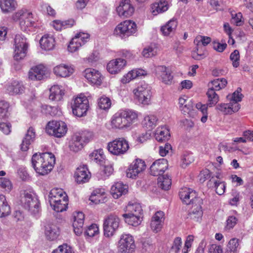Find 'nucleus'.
<instances>
[{
    "instance_id": "obj_64",
    "label": "nucleus",
    "mask_w": 253,
    "mask_h": 253,
    "mask_svg": "<svg viewBox=\"0 0 253 253\" xmlns=\"http://www.w3.org/2000/svg\"><path fill=\"white\" fill-rule=\"evenodd\" d=\"M238 218L235 215L229 216L226 220V225L225 228L227 229L233 228L237 223Z\"/></svg>"
},
{
    "instance_id": "obj_43",
    "label": "nucleus",
    "mask_w": 253,
    "mask_h": 253,
    "mask_svg": "<svg viewBox=\"0 0 253 253\" xmlns=\"http://www.w3.org/2000/svg\"><path fill=\"white\" fill-rule=\"evenodd\" d=\"M126 213H133V215H136L142 216L143 214V210L142 207L139 204H128L126 207Z\"/></svg>"
},
{
    "instance_id": "obj_44",
    "label": "nucleus",
    "mask_w": 253,
    "mask_h": 253,
    "mask_svg": "<svg viewBox=\"0 0 253 253\" xmlns=\"http://www.w3.org/2000/svg\"><path fill=\"white\" fill-rule=\"evenodd\" d=\"M208 97V104L209 107L215 105L219 101V96L212 88H209L206 93Z\"/></svg>"
},
{
    "instance_id": "obj_16",
    "label": "nucleus",
    "mask_w": 253,
    "mask_h": 253,
    "mask_svg": "<svg viewBox=\"0 0 253 253\" xmlns=\"http://www.w3.org/2000/svg\"><path fill=\"white\" fill-rule=\"evenodd\" d=\"M168 168V162L166 159L162 158L156 160L150 168V174L153 176H161Z\"/></svg>"
},
{
    "instance_id": "obj_40",
    "label": "nucleus",
    "mask_w": 253,
    "mask_h": 253,
    "mask_svg": "<svg viewBox=\"0 0 253 253\" xmlns=\"http://www.w3.org/2000/svg\"><path fill=\"white\" fill-rule=\"evenodd\" d=\"M122 216L126 223L133 226L139 225L142 218V216L133 215V213H125Z\"/></svg>"
},
{
    "instance_id": "obj_54",
    "label": "nucleus",
    "mask_w": 253,
    "mask_h": 253,
    "mask_svg": "<svg viewBox=\"0 0 253 253\" xmlns=\"http://www.w3.org/2000/svg\"><path fill=\"white\" fill-rule=\"evenodd\" d=\"M211 38L209 37L198 36L194 40V43L197 45V47H199L201 45L206 46L211 42Z\"/></svg>"
},
{
    "instance_id": "obj_20",
    "label": "nucleus",
    "mask_w": 253,
    "mask_h": 253,
    "mask_svg": "<svg viewBox=\"0 0 253 253\" xmlns=\"http://www.w3.org/2000/svg\"><path fill=\"white\" fill-rule=\"evenodd\" d=\"M47 73V68L43 65L40 64L30 69L28 73V77L31 80H41L44 78Z\"/></svg>"
},
{
    "instance_id": "obj_37",
    "label": "nucleus",
    "mask_w": 253,
    "mask_h": 253,
    "mask_svg": "<svg viewBox=\"0 0 253 253\" xmlns=\"http://www.w3.org/2000/svg\"><path fill=\"white\" fill-rule=\"evenodd\" d=\"M89 157L92 161L100 165H102L105 163V156L104 155L103 150L101 149L94 150L90 154Z\"/></svg>"
},
{
    "instance_id": "obj_53",
    "label": "nucleus",
    "mask_w": 253,
    "mask_h": 253,
    "mask_svg": "<svg viewBox=\"0 0 253 253\" xmlns=\"http://www.w3.org/2000/svg\"><path fill=\"white\" fill-rule=\"evenodd\" d=\"M239 248L238 240L236 238L231 239L228 245V253H237Z\"/></svg>"
},
{
    "instance_id": "obj_58",
    "label": "nucleus",
    "mask_w": 253,
    "mask_h": 253,
    "mask_svg": "<svg viewBox=\"0 0 253 253\" xmlns=\"http://www.w3.org/2000/svg\"><path fill=\"white\" fill-rule=\"evenodd\" d=\"M240 53L239 50L235 49L230 55V59L232 62V65L234 67L237 68L240 64Z\"/></svg>"
},
{
    "instance_id": "obj_51",
    "label": "nucleus",
    "mask_w": 253,
    "mask_h": 253,
    "mask_svg": "<svg viewBox=\"0 0 253 253\" xmlns=\"http://www.w3.org/2000/svg\"><path fill=\"white\" fill-rule=\"evenodd\" d=\"M68 204V197H65L63 200H61V202L56 203L54 205L51 206L52 207L53 210L56 212H62L66 211L67 209Z\"/></svg>"
},
{
    "instance_id": "obj_15",
    "label": "nucleus",
    "mask_w": 253,
    "mask_h": 253,
    "mask_svg": "<svg viewBox=\"0 0 253 253\" xmlns=\"http://www.w3.org/2000/svg\"><path fill=\"white\" fill-rule=\"evenodd\" d=\"M84 76L89 83L96 86L100 85L104 78L100 72L92 68L85 69Z\"/></svg>"
},
{
    "instance_id": "obj_39",
    "label": "nucleus",
    "mask_w": 253,
    "mask_h": 253,
    "mask_svg": "<svg viewBox=\"0 0 253 253\" xmlns=\"http://www.w3.org/2000/svg\"><path fill=\"white\" fill-rule=\"evenodd\" d=\"M45 234L48 240H54L57 239L59 235V230L55 225H48L45 227Z\"/></svg>"
},
{
    "instance_id": "obj_35",
    "label": "nucleus",
    "mask_w": 253,
    "mask_h": 253,
    "mask_svg": "<svg viewBox=\"0 0 253 253\" xmlns=\"http://www.w3.org/2000/svg\"><path fill=\"white\" fill-rule=\"evenodd\" d=\"M105 194V190L103 189H95L91 193L89 200L95 204L104 203Z\"/></svg>"
},
{
    "instance_id": "obj_24",
    "label": "nucleus",
    "mask_w": 253,
    "mask_h": 253,
    "mask_svg": "<svg viewBox=\"0 0 253 253\" xmlns=\"http://www.w3.org/2000/svg\"><path fill=\"white\" fill-rule=\"evenodd\" d=\"M84 219V215L82 212L78 211L74 213L73 227L75 233L78 236L83 233Z\"/></svg>"
},
{
    "instance_id": "obj_30",
    "label": "nucleus",
    "mask_w": 253,
    "mask_h": 253,
    "mask_svg": "<svg viewBox=\"0 0 253 253\" xmlns=\"http://www.w3.org/2000/svg\"><path fill=\"white\" fill-rule=\"evenodd\" d=\"M53 71L56 75L65 78L73 73L74 69L71 66L60 64L55 67Z\"/></svg>"
},
{
    "instance_id": "obj_12",
    "label": "nucleus",
    "mask_w": 253,
    "mask_h": 253,
    "mask_svg": "<svg viewBox=\"0 0 253 253\" xmlns=\"http://www.w3.org/2000/svg\"><path fill=\"white\" fill-rule=\"evenodd\" d=\"M89 35L87 33L80 32L77 34L72 38L68 46V51L71 52H74L87 42L89 39Z\"/></svg>"
},
{
    "instance_id": "obj_9",
    "label": "nucleus",
    "mask_w": 253,
    "mask_h": 253,
    "mask_svg": "<svg viewBox=\"0 0 253 253\" xmlns=\"http://www.w3.org/2000/svg\"><path fill=\"white\" fill-rule=\"evenodd\" d=\"M120 219L115 215H110L104 220V234L106 237L112 236L119 227Z\"/></svg>"
},
{
    "instance_id": "obj_48",
    "label": "nucleus",
    "mask_w": 253,
    "mask_h": 253,
    "mask_svg": "<svg viewBox=\"0 0 253 253\" xmlns=\"http://www.w3.org/2000/svg\"><path fill=\"white\" fill-rule=\"evenodd\" d=\"M124 22L127 37L135 33L137 30V26L135 22L131 20H126Z\"/></svg>"
},
{
    "instance_id": "obj_19",
    "label": "nucleus",
    "mask_w": 253,
    "mask_h": 253,
    "mask_svg": "<svg viewBox=\"0 0 253 253\" xmlns=\"http://www.w3.org/2000/svg\"><path fill=\"white\" fill-rule=\"evenodd\" d=\"M134 8L130 3V0H122L116 11L120 17H129L132 15Z\"/></svg>"
},
{
    "instance_id": "obj_18",
    "label": "nucleus",
    "mask_w": 253,
    "mask_h": 253,
    "mask_svg": "<svg viewBox=\"0 0 253 253\" xmlns=\"http://www.w3.org/2000/svg\"><path fill=\"white\" fill-rule=\"evenodd\" d=\"M179 196L183 203L186 205L194 204L195 203L196 199L200 198L197 197L194 190L187 187L181 188L179 191Z\"/></svg>"
},
{
    "instance_id": "obj_47",
    "label": "nucleus",
    "mask_w": 253,
    "mask_h": 253,
    "mask_svg": "<svg viewBox=\"0 0 253 253\" xmlns=\"http://www.w3.org/2000/svg\"><path fill=\"white\" fill-rule=\"evenodd\" d=\"M241 88L238 87L231 95L228 94L227 96V98L229 99L230 102H232L233 104H238L239 102L242 101L243 97V95L241 93Z\"/></svg>"
},
{
    "instance_id": "obj_32",
    "label": "nucleus",
    "mask_w": 253,
    "mask_h": 253,
    "mask_svg": "<svg viewBox=\"0 0 253 253\" xmlns=\"http://www.w3.org/2000/svg\"><path fill=\"white\" fill-rule=\"evenodd\" d=\"M169 130L166 126L158 127L155 131V137L159 142L166 141L170 138Z\"/></svg>"
},
{
    "instance_id": "obj_17",
    "label": "nucleus",
    "mask_w": 253,
    "mask_h": 253,
    "mask_svg": "<svg viewBox=\"0 0 253 253\" xmlns=\"http://www.w3.org/2000/svg\"><path fill=\"white\" fill-rule=\"evenodd\" d=\"M203 200L202 198H197L195 200V203L192 204V206L189 211L187 218H190L195 221H198L202 218L203 211L202 210V205Z\"/></svg>"
},
{
    "instance_id": "obj_52",
    "label": "nucleus",
    "mask_w": 253,
    "mask_h": 253,
    "mask_svg": "<svg viewBox=\"0 0 253 253\" xmlns=\"http://www.w3.org/2000/svg\"><path fill=\"white\" fill-rule=\"evenodd\" d=\"M98 105L100 109L108 110L111 107V101L109 98L103 96L98 99Z\"/></svg>"
},
{
    "instance_id": "obj_26",
    "label": "nucleus",
    "mask_w": 253,
    "mask_h": 253,
    "mask_svg": "<svg viewBox=\"0 0 253 253\" xmlns=\"http://www.w3.org/2000/svg\"><path fill=\"white\" fill-rule=\"evenodd\" d=\"M156 74L162 81L166 84H170L173 78L172 76L167 68L165 66H158L155 68Z\"/></svg>"
},
{
    "instance_id": "obj_1",
    "label": "nucleus",
    "mask_w": 253,
    "mask_h": 253,
    "mask_svg": "<svg viewBox=\"0 0 253 253\" xmlns=\"http://www.w3.org/2000/svg\"><path fill=\"white\" fill-rule=\"evenodd\" d=\"M31 161L35 171L39 175H45L53 169L55 158L51 153H36L33 155Z\"/></svg>"
},
{
    "instance_id": "obj_27",
    "label": "nucleus",
    "mask_w": 253,
    "mask_h": 253,
    "mask_svg": "<svg viewBox=\"0 0 253 253\" xmlns=\"http://www.w3.org/2000/svg\"><path fill=\"white\" fill-rule=\"evenodd\" d=\"M216 108L224 115H230L238 111L240 106L239 104H233L232 102L230 101L229 103L219 104Z\"/></svg>"
},
{
    "instance_id": "obj_5",
    "label": "nucleus",
    "mask_w": 253,
    "mask_h": 253,
    "mask_svg": "<svg viewBox=\"0 0 253 253\" xmlns=\"http://www.w3.org/2000/svg\"><path fill=\"white\" fill-rule=\"evenodd\" d=\"M89 107V101L87 97L82 94L75 98L72 105V112L74 115L82 117L86 115Z\"/></svg>"
},
{
    "instance_id": "obj_36",
    "label": "nucleus",
    "mask_w": 253,
    "mask_h": 253,
    "mask_svg": "<svg viewBox=\"0 0 253 253\" xmlns=\"http://www.w3.org/2000/svg\"><path fill=\"white\" fill-rule=\"evenodd\" d=\"M8 93L11 95L22 93L24 90V86L21 82L13 81L7 87Z\"/></svg>"
},
{
    "instance_id": "obj_63",
    "label": "nucleus",
    "mask_w": 253,
    "mask_h": 253,
    "mask_svg": "<svg viewBox=\"0 0 253 253\" xmlns=\"http://www.w3.org/2000/svg\"><path fill=\"white\" fill-rule=\"evenodd\" d=\"M10 207L7 202L0 206V217L6 216L10 214Z\"/></svg>"
},
{
    "instance_id": "obj_34",
    "label": "nucleus",
    "mask_w": 253,
    "mask_h": 253,
    "mask_svg": "<svg viewBox=\"0 0 253 253\" xmlns=\"http://www.w3.org/2000/svg\"><path fill=\"white\" fill-rule=\"evenodd\" d=\"M58 85H54L50 88L49 98L52 101H60L64 95V92Z\"/></svg>"
},
{
    "instance_id": "obj_3",
    "label": "nucleus",
    "mask_w": 253,
    "mask_h": 253,
    "mask_svg": "<svg viewBox=\"0 0 253 253\" xmlns=\"http://www.w3.org/2000/svg\"><path fill=\"white\" fill-rule=\"evenodd\" d=\"M12 19L15 21H19L21 29L25 31L35 26L36 21L33 13L27 9L18 10L12 15Z\"/></svg>"
},
{
    "instance_id": "obj_10",
    "label": "nucleus",
    "mask_w": 253,
    "mask_h": 253,
    "mask_svg": "<svg viewBox=\"0 0 253 253\" xmlns=\"http://www.w3.org/2000/svg\"><path fill=\"white\" fill-rule=\"evenodd\" d=\"M20 201L22 206L25 209L31 211L32 212L38 211L39 202L28 192L24 191L21 193Z\"/></svg>"
},
{
    "instance_id": "obj_29",
    "label": "nucleus",
    "mask_w": 253,
    "mask_h": 253,
    "mask_svg": "<svg viewBox=\"0 0 253 253\" xmlns=\"http://www.w3.org/2000/svg\"><path fill=\"white\" fill-rule=\"evenodd\" d=\"M127 192V186L122 182H117L111 187V193L115 199H118Z\"/></svg>"
},
{
    "instance_id": "obj_62",
    "label": "nucleus",
    "mask_w": 253,
    "mask_h": 253,
    "mask_svg": "<svg viewBox=\"0 0 253 253\" xmlns=\"http://www.w3.org/2000/svg\"><path fill=\"white\" fill-rule=\"evenodd\" d=\"M42 112L45 115L55 116L56 114L57 110L55 107L44 105L42 107Z\"/></svg>"
},
{
    "instance_id": "obj_55",
    "label": "nucleus",
    "mask_w": 253,
    "mask_h": 253,
    "mask_svg": "<svg viewBox=\"0 0 253 253\" xmlns=\"http://www.w3.org/2000/svg\"><path fill=\"white\" fill-rule=\"evenodd\" d=\"M0 188L3 189L4 191L9 193L12 188V184L8 179L0 177Z\"/></svg>"
},
{
    "instance_id": "obj_46",
    "label": "nucleus",
    "mask_w": 253,
    "mask_h": 253,
    "mask_svg": "<svg viewBox=\"0 0 253 253\" xmlns=\"http://www.w3.org/2000/svg\"><path fill=\"white\" fill-rule=\"evenodd\" d=\"M157 117L154 115H147L145 116L143 121V125L148 129H152L154 127L157 122Z\"/></svg>"
},
{
    "instance_id": "obj_2",
    "label": "nucleus",
    "mask_w": 253,
    "mask_h": 253,
    "mask_svg": "<svg viewBox=\"0 0 253 253\" xmlns=\"http://www.w3.org/2000/svg\"><path fill=\"white\" fill-rule=\"evenodd\" d=\"M137 114L133 110L121 109L116 113L112 118L111 125L113 127L123 129L127 128L137 119Z\"/></svg>"
},
{
    "instance_id": "obj_6",
    "label": "nucleus",
    "mask_w": 253,
    "mask_h": 253,
    "mask_svg": "<svg viewBox=\"0 0 253 253\" xmlns=\"http://www.w3.org/2000/svg\"><path fill=\"white\" fill-rule=\"evenodd\" d=\"M14 59L18 61L24 58L26 55L28 46L26 38L22 35H16L14 39Z\"/></svg>"
},
{
    "instance_id": "obj_13",
    "label": "nucleus",
    "mask_w": 253,
    "mask_h": 253,
    "mask_svg": "<svg viewBox=\"0 0 253 253\" xmlns=\"http://www.w3.org/2000/svg\"><path fill=\"white\" fill-rule=\"evenodd\" d=\"M89 139L85 133H76L73 135L70 142L69 148L72 151L77 152L84 147V143L88 142Z\"/></svg>"
},
{
    "instance_id": "obj_57",
    "label": "nucleus",
    "mask_w": 253,
    "mask_h": 253,
    "mask_svg": "<svg viewBox=\"0 0 253 253\" xmlns=\"http://www.w3.org/2000/svg\"><path fill=\"white\" fill-rule=\"evenodd\" d=\"M99 234V228L96 224H92L88 226L84 232V234L88 237H94Z\"/></svg>"
},
{
    "instance_id": "obj_11",
    "label": "nucleus",
    "mask_w": 253,
    "mask_h": 253,
    "mask_svg": "<svg viewBox=\"0 0 253 253\" xmlns=\"http://www.w3.org/2000/svg\"><path fill=\"white\" fill-rule=\"evenodd\" d=\"M146 169L145 162L140 159H135L126 170V176L131 178H136L139 174L142 173Z\"/></svg>"
},
{
    "instance_id": "obj_56",
    "label": "nucleus",
    "mask_w": 253,
    "mask_h": 253,
    "mask_svg": "<svg viewBox=\"0 0 253 253\" xmlns=\"http://www.w3.org/2000/svg\"><path fill=\"white\" fill-rule=\"evenodd\" d=\"M125 28L124 22H121L115 28L114 30V34L122 38L127 37Z\"/></svg>"
},
{
    "instance_id": "obj_38",
    "label": "nucleus",
    "mask_w": 253,
    "mask_h": 253,
    "mask_svg": "<svg viewBox=\"0 0 253 253\" xmlns=\"http://www.w3.org/2000/svg\"><path fill=\"white\" fill-rule=\"evenodd\" d=\"M177 26V22L176 19L170 20L164 26L161 28V31L165 36H169L170 33H173Z\"/></svg>"
},
{
    "instance_id": "obj_33",
    "label": "nucleus",
    "mask_w": 253,
    "mask_h": 253,
    "mask_svg": "<svg viewBox=\"0 0 253 253\" xmlns=\"http://www.w3.org/2000/svg\"><path fill=\"white\" fill-rule=\"evenodd\" d=\"M169 8L168 2L160 0L151 5V12L154 15L166 11Z\"/></svg>"
},
{
    "instance_id": "obj_4",
    "label": "nucleus",
    "mask_w": 253,
    "mask_h": 253,
    "mask_svg": "<svg viewBox=\"0 0 253 253\" xmlns=\"http://www.w3.org/2000/svg\"><path fill=\"white\" fill-rule=\"evenodd\" d=\"M107 149L112 154L121 156L126 153L129 149L128 142L123 137L116 138L107 144Z\"/></svg>"
},
{
    "instance_id": "obj_23",
    "label": "nucleus",
    "mask_w": 253,
    "mask_h": 253,
    "mask_svg": "<svg viewBox=\"0 0 253 253\" xmlns=\"http://www.w3.org/2000/svg\"><path fill=\"white\" fill-rule=\"evenodd\" d=\"M126 59L118 58L110 61L107 64V69L111 74H115L119 72L126 65Z\"/></svg>"
},
{
    "instance_id": "obj_7",
    "label": "nucleus",
    "mask_w": 253,
    "mask_h": 253,
    "mask_svg": "<svg viewBox=\"0 0 253 253\" xmlns=\"http://www.w3.org/2000/svg\"><path fill=\"white\" fill-rule=\"evenodd\" d=\"M135 98L138 101L143 105L150 103L152 91L150 86L145 83H141L140 84L133 90Z\"/></svg>"
},
{
    "instance_id": "obj_25",
    "label": "nucleus",
    "mask_w": 253,
    "mask_h": 253,
    "mask_svg": "<svg viewBox=\"0 0 253 253\" xmlns=\"http://www.w3.org/2000/svg\"><path fill=\"white\" fill-rule=\"evenodd\" d=\"M36 137L35 130L32 126L30 127L22 140L21 144V150L27 151L29 149V146L33 143Z\"/></svg>"
},
{
    "instance_id": "obj_60",
    "label": "nucleus",
    "mask_w": 253,
    "mask_h": 253,
    "mask_svg": "<svg viewBox=\"0 0 253 253\" xmlns=\"http://www.w3.org/2000/svg\"><path fill=\"white\" fill-rule=\"evenodd\" d=\"M156 49L152 46H147L144 48L142 54L145 58H150L156 55Z\"/></svg>"
},
{
    "instance_id": "obj_31",
    "label": "nucleus",
    "mask_w": 253,
    "mask_h": 253,
    "mask_svg": "<svg viewBox=\"0 0 253 253\" xmlns=\"http://www.w3.org/2000/svg\"><path fill=\"white\" fill-rule=\"evenodd\" d=\"M17 6V2L15 0H0V7L4 13L15 10Z\"/></svg>"
},
{
    "instance_id": "obj_45",
    "label": "nucleus",
    "mask_w": 253,
    "mask_h": 253,
    "mask_svg": "<svg viewBox=\"0 0 253 253\" xmlns=\"http://www.w3.org/2000/svg\"><path fill=\"white\" fill-rule=\"evenodd\" d=\"M209 183H213L214 187L215 188L216 193L219 195H223L226 189V183L224 181H220L213 179V176L209 180Z\"/></svg>"
},
{
    "instance_id": "obj_8",
    "label": "nucleus",
    "mask_w": 253,
    "mask_h": 253,
    "mask_svg": "<svg viewBox=\"0 0 253 253\" xmlns=\"http://www.w3.org/2000/svg\"><path fill=\"white\" fill-rule=\"evenodd\" d=\"M45 131L50 135L60 138L66 133L67 127L62 121H52L47 123Z\"/></svg>"
},
{
    "instance_id": "obj_42",
    "label": "nucleus",
    "mask_w": 253,
    "mask_h": 253,
    "mask_svg": "<svg viewBox=\"0 0 253 253\" xmlns=\"http://www.w3.org/2000/svg\"><path fill=\"white\" fill-rule=\"evenodd\" d=\"M158 184L162 189L168 190L171 186V179L168 175H162L158 177Z\"/></svg>"
},
{
    "instance_id": "obj_49",
    "label": "nucleus",
    "mask_w": 253,
    "mask_h": 253,
    "mask_svg": "<svg viewBox=\"0 0 253 253\" xmlns=\"http://www.w3.org/2000/svg\"><path fill=\"white\" fill-rule=\"evenodd\" d=\"M209 107L208 104H203L201 102H199L196 104V108L199 110L203 116L201 118V121L202 123H206L208 119V108Z\"/></svg>"
},
{
    "instance_id": "obj_22",
    "label": "nucleus",
    "mask_w": 253,
    "mask_h": 253,
    "mask_svg": "<svg viewBox=\"0 0 253 253\" xmlns=\"http://www.w3.org/2000/svg\"><path fill=\"white\" fill-rule=\"evenodd\" d=\"M164 219V212L161 211H157L152 217L150 223L151 229L155 233L160 231L163 227Z\"/></svg>"
},
{
    "instance_id": "obj_21",
    "label": "nucleus",
    "mask_w": 253,
    "mask_h": 253,
    "mask_svg": "<svg viewBox=\"0 0 253 253\" xmlns=\"http://www.w3.org/2000/svg\"><path fill=\"white\" fill-rule=\"evenodd\" d=\"M74 177L78 183L81 184L87 182L90 178V173L86 166L79 167L74 174Z\"/></svg>"
},
{
    "instance_id": "obj_14",
    "label": "nucleus",
    "mask_w": 253,
    "mask_h": 253,
    "mask_svg": "<svg viewBox=\"0 0 253 253\" xmlns=\"http://www.w3.org/2000/svg\"><path fill=\"white\" fill-rule=\"evenodd\" d=\"M134 241L132 236L129 234L123 235L119 242V252L123 253H132L135 249Z\"/></svg>"
},
{
    "instance_id": "obj_59",
    "label": "nucleus",
    "mask_w": 253,
    "mask_h": 253,
    "mask_svg": "<svg viewBox=\"0 0 253 253\" xmlns=\"http://www.w3.org/2000/svg\"><path fill=\"white\" fill-rule=\"evenodd\" d=\"M138 77L137 71L132 70L123 77L121 81L123 84L129 83L130 81Z\"/></svg>"
},
{
    "instance_id": "obj_41",
    "label": "nucleus",
    "mask_w": 253,
    "mask_h": 253,
    "mask_svg": "<svg viewBox=\"0 0 253 253\" xmlns=\"http://www.w3.org/2000/svg\"><path fill=\"white\" fill-rule=\"evenodd\" d=\"M227 84V81L224 78L217 79L209 83V88H212L214 91L219 90L224 88Z\"/></svg>"
},
{
    "instance_id": "obj_61",
    "label": "nucleus",
    "mask_w": 253,
    "mask_h": 253,
    "mask_svg": "<svg viewBox=\"0 0 253 253\" xmlns=\"http://www.w3.org/2000/svg\"><path fill=\"white\" fill-rule=\"evenodd\" d=\"M52 253H74L72 248L67 244L59 246L57 249L54 250Z\"/></svg>"
},
{
    "instance_id": "obj_50",
    "label": "nucleus",
    "mask_w": 253,
    "mask_h": 253,
    "mask_svg": "<svg viewBox=\"0 0 253 253\" xmlns=\"http://www.w3.org/2000/svg\"><path fill=\"white\" fill-rule=\"evenodd\" d=\"M9 103L5 100H0V119L7 118L9 115Z\"/></svg>"
},
{
    "instance_id": "obj_28",
    "label": "nucleus",
    "mask_w": 253,
    "mask_h": 253,
    "mask_svg": "<svg viewBox=\"0 0 253 253\" xmlns=\"http://www.w3.org/2000/svg\"><path fill=\"white\" fill-rule=\"evenodd\" d=\"M41 48L45 50H50L54 48L55 40L52 36L46 34L43 36L40 41Z\"/></svg>"
}]
</instances>
